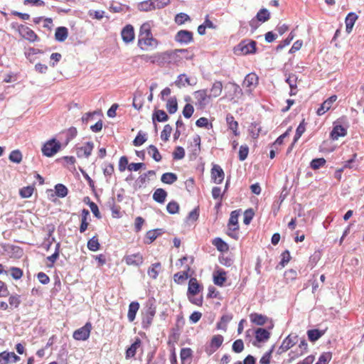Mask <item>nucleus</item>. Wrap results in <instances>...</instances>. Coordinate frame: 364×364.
Returning <instances> with one entry per match:
<instances>
[{
  "instance_id": "nucleus-1",
  "label": "nucleus",
  "mask_w": 364,
  "mask_h": 364,
  "mask_svg": "<svg viewBox=\"0 0 364 364\" xmlns=\"http://www.w3.org/2000/svg\"><path fill=\"white\" fill-rule=\"evenodd\" d=\"M188 50L186 49H176L173 51L171 52H164L161 53H157L153 56H149L146 55H142L140 58L146 61L150 60L152 63H156L159 65H163L164 64H169L173 62L175 57L178 55V53H187Z\"/></svg>"
},
{
  "instance_id": "nucleus-2",
  "label": "nucleus",
  "mask_w": 364,
  "mask_h": 364,
  "mask_svg": "<svg viewBox=\"0 0 364 364\" xmlns=\"http://www.w3.org/2000/svg\"><path fill=\"white\" fill-rule=\"evenodd\" d=\"M157 44V41L153 38L150 24L148 22L143 23L139 29L138 46L144 49L142 45L156 47Z\"/></svg>"
},
{
  "instance_id": "nucleus-3",
  "label": "nucleus",
  "mask_w": 364,
  "mask_h": 364,
  "mask_svg": "<svg viewBox=\"0 0 364 364\" xmlns=\"http://www.w3.org/2000/svg\"><path fill=\"white\" fill-rule=\"evenodd\" d=\"M256 46V41L250 39H245L234 48V52L237 55L254 54L257 51Z\"/></svg>"
},
{
  "instance_id": "nucleus-4",
  "label": "nucleus",
  "mask_w": 364,
  "mask_h": 364,
  "mask_svg": "<svg viewBox=\"0 0 364 364\" xmlns=\"http://www.w3.org/2000/svg\"><path fill=\"white\" fill-rule=\"evenodd\" d=\"M154 299L147 300L145 306V313L142 318L143 328H148L152 323L153 318L156 314V306Z\"/></svg>"
},
{
  "instance_id": "nucleus-5",
  "label": "nucleus",
  "mask_w": 364,
  "mask_h": 364,
  "mask_svg": "<svg viewBox=\"0 0 364 364\" xmlns=\"http://www.w3.org/2000/svg\"><path fill=\"white\" fill-rule=\"evenodd\" d=\"M60 149V143L55 139H51L43 144L41 151L44 156L50 157L55 154Z\"/></svg>"
},
{
  "instance_id": "nucleus-6",
  "label": "nucleus",
  "mask_w": 364,
  "mask_h": 364,
  "mask_svg": "<svg viewBox=\"0 0 364 364\" xmlns=\"http://www.w3.org/2000/svg\"><path fill=\"white\" fill-rule=\"evenodd\" d=\"M91 329L92 324L87 322L82 327L73 332V337L77 341H86L90 337Z\"/></svg>"
},
{
  "instance_id": "nucleus-7",
  "label": "nucleus",
  "mask_w": 364,
  "mask_h": 364,
  "mask_svg": "<svg viewBox=\"0 0 364 364\" xmlns=\"http://www.w3.org/2000/svg\"><path fill=\"white\" fill-rule=\"evenodd\" d=\"M194 97L197 100L196 105L201 108L206 107L210 102V96L208 95V90L203 89L194 92Z\"/></svg>"
},
{
  "instance_id": "nucleus-8",
  "label": "nucleus",
  "mask_w": 364,
  "mask_h": 364,
  "mask_svg": "<svg viewBox=\"0 0 364 364\" xmlns=\"http://www.w3.org/2000/svg\"><path fill=\"white\" fill-rule=\"evenodd\" d=\"M299 338L296 333L288 335L279 348V353L286 352L299 342Z\"/></svg>"
},
{
  "instance_id": "nucleus-9",
  "label": "nucleus",
  "mask_w": 364,
  "mask_h": 364,
  "mask_svg": "<svg viewBox=\"0 0 364 364\" xmlns=\"http://www.w3.org/2000/svg\"><path fill=\"white\" fill-rule=\"evenodd\" d=\"M174 40L181 44L187 45L193 42V34L188 30H180L176 33Z\"/></svg>"
},
{
  "instance_id": "nucleus-10",
  "label": "nucleus",
  "mask_w": 364,
  "mask_h": 364,
  "mask_svg": "<svg viewBox=\"0 0 364 364\" xmlns=\"http://www.w3.org/2000/svg\"><path fill=\"white\" fill-rule=\"evenodd\" d=\"M18 31L21 37L30 42L38 41L36 33L28 26L20 25L18 27Z\"/></svg>"
},
{
  "instance_id": "nucleus-11",
  "label": "nucleus",
  "mask_w": 364,
  "mask_h": 364,
  "mask_svg": "<svg viewBox=\"0 0 364 364\" xmlns=\"http://www.w3.org/2000/svg\"><path fill=\"white\" fill-rule=\"evenodd\" d=\"M225 173L220 166L213 164L211 169V179L217 184H220L224 180Z\"/></svg>"
},
{
  "instance_id": "nucleus-12",
  "label": "nucleus",
  "mask_w": 364,
  "mask_h": 364,
  "mask_svg": "<svg viewBox=\"0 0 364 364\" xmlns=\"http://www.w3.org/2000/svg\"><path fill=\"white\" fill-rule=\"evenodd\" d=\"M21 360L14 352L3 351L0 353V364L16 363Z\"/></svg>"
},
{
  "instance_id": "nucleus-13",
  "label": "nucleus",
  "mask_w": 364,
  "mask_h": 364,
  "mask_svg": "<svg viewBox=\"0 0 364 364\" xmlns=\"http://www.w3.org/2000/svg\"><path fill=\"white\" fill-rule=\"evenodd\" d=\"M94 149V143L92 141H87L84 146L77 148V156L79 158H88Z\"/></svg>"
},
{
  "instance_id": "nucleus-14",
  "label": "nucleus",
  "mask_w": 364,
  "mask_h": 364,
  "mask_svg": "<svg viewBox=\"0 0 364 364\" xmlns=\"http://www.w3.org/2000/svg\"><path fill=\"white\" fill-rule=\"evenodd\" d=\"M121 36L123 41L125 43H129L132 42L134 39V27L130 24L125 26L121 31Z\"/></svg>"
},
{
  "instance_id": "nucleus-15",
  "label": "nucleus",
  "mask_w": 364,
  "mask_h": 364,
  "mask_svg": "<svg viewBox=\"0 0 364 364\" xmlns=\"http://www.w3.org/2000/svg\"><path fill=\"white\" fill-rule=\"evenodd\" d=\"M124 261L128 265L139 267L140 265L142 264L144 262V258L142 255L138 252L136 254L125 256Z\"/></svg>"
},
{
  "instance_id": "nucleus-16",
  "label": "nucleus",
  "mask_w": 364,
  "mask_h": 364,
  "mask_svg": "<svg viewBox=\"0 0 364 364\" xmlns=\"http://www.w3.org/2000/svg\"><path fill=\"white\" fill-rule=\"evenodd\" d=\"M337 100L336 95H332L330 97H328L327 100H326L320 106L319 108H318L316 113L318 115L321 116L325 114L328 110L330 109L333 103L336 102Z\"/></svg>"
},
{
  "instance_id": "nucleus-17",
  "label": "nucleus",
  "mask_w": 364,
  "mask_h": 364,
  "mask_svg": "<svg viewBox=\"0 0 364 364\" xmlns=\"http://www.w3.org/2000/svg\"><path fill=\"white\" fill-rule=\"evenodd\" d=\"M239 210H233L230 213L228 221V229L230 231H237L239 230L238 225Z\"/></svg>"
},
{
  "instance_id": "nucleus-18",
  "label": "nucleus",
  "mask_w": 364,
  "mask_h": 364,
  "mask_svg": "<svg viewBox=\"0 0 364 364\" xmlns=\"http://www.w3.org/2000/svg\"><path fill=\"white\" fill-rule=\"evenodd\" d=\"M358 15L355 14L354 12H350L346 17V19H345L346 31L348 33H351L353 26H354L356 20L358 19Z\"/></svg>"
},
{
  "instance_id": "nucleus-19",
  "label": "nucleus",
  "mask_w": 364,
  "mask_h": 364,
  "mask_svg": "<svg viewBox=\"0 0 364 364\" xmlns=\"http://www.w3.org/2000/svg\"><path fill=\"white\" fill-rule=\"evenodd\" d=\"M347 134V129L342 125H335L331 132V138L337 140L340 136H345Z\"/></svg>"
},
{
  "instance_id": "nucleus-20",
  "label": "nucleus",
  "mask_w": 364,
  "mask_h": 364,
  "mask_svg": "<svg viewBox=\"0 0 364 364\" xmlns=\"http://www.w3.org/2000/svg\"><path fill=\"white\" fill-rule=\"evenodd\" d=\"M200 291V287L196 278H191L188 282L187 296H193Z\"/></svg>"
},
{
  "instance_id": "nucleus-21",
  "label": "nucleus",
  "mask_w": 364,
  "mask_h": 364,
  "mask_svg": "<svg viewBox=\"0 0 364 364\" xmlns=\"http://www.w3.org/2000/svg\"><path fill=\"white\" fill-rule=\"evenodd\" d=\"M226 122L228 128L232 131L235 136H238L240 132H238V122L235 120L234 117L231 114L226 115Z\"/></svg>"
},
{
  "instance_id": "nucleus-22",
  "label": "nucleus",
  "mask_w": 364,
  "mask_h": 364,
  "mask_svg": "<svg viewBox=\"0 0 364 364\" xmlns=\"http://www.w3.org/2000/svg\"><path fill=\"white\" fill-rule=\"evenodd\" d=\"M68 36V29L65 26L58 27L55 33V38L57 41L63 42Z\"/></svg>"
},
{
  "instance_id": "nucleus-23",
  "label": "nucleus",
  "mask_w": 364,
  "mask_h": 364,
  "mask_svg": "<svg viewBox=\"0 0 364 364\" xmlns=\"http://www.w3.org/2000/svg\"><path fill=\"white\" fill-rule=\"evenodd\" d=\"M139 309V304L137 301H132L129 304L127 314V318L129 322L134 321Z\"/></svg>"
},
{
  "instance_id": "nucleus-24",
  "label": "nucleus",
  "mask_w": 364,
  "mask_h": 364,
  "mask_svg": "<svg viewBox=\"0 0 364 364\" xmlns=\"http://www.w3.org/2000/svg\"><path fill=\"white\" fill-rule=\"evenodd\" d=\"M258 82V77L255 73H251L246 75L243 81V85L247 87L252 88L255 87Z\"/></svg>"
},
{
  "instance_id": "nucleus-25",
  "label": "nucleus",
  "mask_w": 364,
  "mask_h": 364,
  "mask_svg": "<svg viewBox=\"0 0 364 364\" xmlns=\"http://www.w3.org/2000/svg\"><path fill=\"white\" fill-rule=\"evenodd\" d=\"M168 119V116L165 111L162 109H156L152 114V121L154 123H155L156 121L159 122H166Z\"/></svg>"
},
{
  "instance_id": "nucleus-26",
  "label": "nucleus",
  "mask_w": 364,
  "mask_h": 364,
  "mask_svg": "<svg viewBox=\"0 0 364 364\" xmlns=\"http://www.w3.org/2000/svg\"><path fill=\"white\" fill-rule=\"evenodd\" d=\"M141 345V340L136 338L135 341L126 350V358L129 359L133 358L136 352L137 348Z\"/></svg>"
},
{
  "instance_id": "nucleus-27",
  "label": "nucleus",
  "mask_w": 364,
  "mask_h": 364,
  "mask_svg": "<svg viewBox=\"0 0 364 364\" xmlns=\"http://www.w3.org/2000/svg\"><path fill=\"white\" fill-rule=\"evenodd\" d=\"M166 197L167 192L161 188L156 189L153 194V199L159 203H164Z\"/></svg>"
},
{
  "instance_id": "nucleus-28",
  "label": "nucleus",
  "mask_w": 364,
  "mask_h": 364,
  "mask_svg": "<svg viewBox=\"0 0 364 364\" xmlns=\"http://www.w3.org/2000/svg\"><path fill=\"white\" fill-rule=\"evenodd\" d=\"M270 337V333L265 328H259L255 331V338L258 342H264Z\"/></svg>"
},
{
  "instance_id": "nucleus-29",
  "label": "nucleus",
  "mask_w": 364,
  "mask_h": 364,
  "mask_svg": "<svg viewBox=\"0 0 364 364\" xmlns=\"http://www.w3.org/2000/svg\"><path fill=\"white\" fill-rule=\"evenodd\" d=\"M223 90V84L220 81H215L212 87L210 90V94L209 96H210V99L212 97H217L220 96L222 93Z\"/></svg>"
},
{
  "instance_id": "nucleus-30",
  "label": "nucleus",
  "mask_w": 364,
  "mask_h": 364,
  "mask_svg": "<svg viewBox=\"0 0 364 364\" xmlns=\"http://www.w3.org/2000/svg\"><path fill=\"white\" fill-rule=\"evenodd\" d=\"M232 319L231 314H224L221 316L220 321L217 323V328L223 331L227 330L228 323Z\"/></svg>"
},
{
  "instance_id": "nucleus-31",
  "label": "nucleus",
  "mask_w": 364,
  "mask_h": 364,
  "mask_svg": "<svg viewBox=\"0 0 364 364\" xmlns=\"http://www.w3.org/2000/svg\"><path fill=\"white\" fill-rule=\"evenodd\" d=\"M161 269V264L160 262H156L151 264V266L148 269L147 274L148 275L156 279L159 275V272Z\"/></svg>"
},
{
  "instance_id": "nucleus-32",
  "label": "nucleus",
  "mask_w": 364,
  "mask_h": 364,
  "mask_svg": "<svg viewBox=\"0 0 364 364\" xmlns=\"http://www.w3.org/2000/svg\"><path fill=\"white\" fill-rule=\"evenodd\" d=\"M226 281L225 272L223 270H218L213 274L214 284L222 287Z\"/></svg>"
},
{
  "instance_id": "nucleus-33",
  "label": "nucleus",
  "mask_w": 364,
  "mask_h": 364,
  "mask_svg": "<svg viewBox=\"0 0 364 364\" xmlns=\"http://www.w3.org/2000/svg\"><path fill=\"white\" fill-rule=\"evenodd\" d=\"M223 336L222 335H215L211 341H210V347L212 348V350L214 352L217 349H218L223 342Z\"/></svg>"
},
{
  "instance_id": "nucleus-34",
  "label": "nucleus",
  "mask_w": 364,
  "mask_h": 364,
  "mask_svg": "<svg viewBox=\"0 0 364 364\" xmlns=\"http://www.w3.org/2000/svg\"><path fill=\"white\" fill-rule=\"evenodd\" d=\"M250 320L252 323L258 326H263L266 323L267 317L262 314L254 313L250 314Z\"/></svg>"
},
{
  "instance_id": "nucleus-35",
  "label": "nucleus",
  "mask_w": 364,
  "mask_h": 364,
  "mask_svg": "<svg viewBox=\"0 0 364 364\" xmlns=\"http://www.w3.org/2000/svg\"><path fill=\"white\" fill-rule=\"evenodd\" d=\"M148 154L152 157V159L156 161L159 162L161 161L162 156L159 153L158 149L154 145H149L147 147Z\"/></svg>"
},
{
  "instance_id": "nucleus-36",
  "label": "nucleus",
  "mask_w": 364,
  "mask_h": 364,
  "mask_svg": "<svg viewBox=\"0 0 364 364\" xmlns=\"http://www.w3.org/2000/svg\"><path fill=\"white\" fill-rule=\"evenodd\" d=\"M178 179L177 175L173 173L168 172L161 176V181L166 184H173Z\"/></svg>"
},
{
  "instance_id": "nucleus-37",
  "label": "nucleus",
  "mask_w": 364,
  "mask_h": 364,
  "mask_svg": "<svg viewBox=\"0 0 364 364\" xmlns=\"http://www.w3.org/2000/svg\"><path fill=\"white\" fill-rule=\"evenodd\" d=\"M324 331L311 329L307 331V335L309 341L315 342L318 341L324 334Z\"/></svg>"
},
{
  "instance_id": "nucleus-38",
  "label": "nucleus",
  "mask_w": 364,
  "mask_h": 364,
  "mask_svg": "<svg viewBox=\"0 0 364 364\" xmlns=\"http://www.w3.org/2000/svg\"><path fill=\"white\" fill-rule=\"evenodd\" d=\"M212 243L220 252H225L228 250V244L225 242H224L220 237H215V239H213Z\"/></svg>"
},
{
  "instance_id": "nucleus-39",
  "label": "nucleus",
  "mask_w": 364,
  "mask_h": 364,
  "mask_svg": "<svg viewBox=\"0 0 364 364\" xmlns=\"http://www.w3.org/2000/svg\"><path fill=\"white\" fill-rule=\"evenodd\" d=\"M147 140V134L146 133L143 132L142 131H139L136 136L135 139L133 140V145L134 146H140L144 143H145Z\"/></svg>"
},
{
  "instance_id": "nucleus-40",
  "label": "nucleus",
  "mask_w": 364,
  "mask_h": 364,
  "mask_svg": "<svg viewBox=\"0 0 364 364\" xmlns=\"http://www.w3.org/2000/svg\"><path fill=\"white\" fill-rule=\"evenodd\" d=\"M166 108L169 114H174L176 112L178 109V103L175 97H171L168 100Z\"/></svg>"
},
{
  "instance_id": "nucleus-41",
  "label": "nucleus",
  "mask_w": 364,
  "mask_h": 364,
  "mask_svg": "<svg viewBox=\"0 0 364 364\" xmlns=\"http://www.w3.org/2000/svg\"><path fill=\"white\" fill-rule=\"evenodd\" d=\"M138 9L141 11H149L154 9V3L153 0L144 1L139 4Z\"/></svg>"
},
{
  "instance_id": "nucleus-42",
  "label": "nucleus",
  "mask_w": 364,
  "mask_h": 364,
  "mask_svg": "<svg viewBox=\"0 0 364 364\" xmlns=\"http://www.w3.org/2000/svg\"><path fill=\"white\" fill-rule=\"evenodd\" d=\"M255 18L259 22L264 23L269 19L270 14L267 9H262L257 12Z\"/></svg>"
},
{
  "instance_id": "nucleus-43",
  "label": "nucleus",
  "mask_w": 364,
  "mask_h": 364,
  "mask_svg": "<svg viewBox=\"0 0 364 364\" xmlns=\"http://www.w3.org/2000/svg\"><path fill=\"white\" fill-rule=\"evenodd\" d=\"M87 248L92 252H95L100 249V244L96 236H93L87 242Z\"/></svg>"
},
{
  "instance_id": "nucleus-44",
  "label": "nucleus",
  "mask_w": 364,
  "mask_h": 364,
  "mask_svg": "<svg viewBox=\"0 0 364 364\" xmlns=\"http://www.w3.org/2000/svg\"><path fill=\"white\" fill-rule=\"evenodd\" d=\"M55 194L60 198H64L68 195V190L65 186L62 183H58L55 186Z\"/></svg>"
},
{
  "instance_id": "nucleus-45",
  "label": "nucleus",
  "mask_w": 364,
  "mask_h": 364,
  "mask_svg": "<svg viewBox=\"0 0 364 364\" xmlns=\"http://www.w3.org/2000/svg\"><path fill=\"white\" fill-rule=\"evenodd\" d=\"M305 123L304 119L299 124L296 129V134L294 137L293 144H295L299 139L303 133L305 132Z\"/></svg>"
},
{
  "instance_id": "nucleus-46",
  "label": "nucleus",
  "mask_w": 364,
  "mask_h": 364,
  "mask_svg": "<svg viewBox=\"0 0 364 364\" xmlns=\"http://www.w3.org/2000/svg\"><path fill=\"white\" fill-rule=\"evenodd\" d=\"M174 20L176 24L182 25L187 21H190L191 18L187 14L181 12L176 15Z\"/></svg>"
},
{
  "instance_id": "nucleus-47",
  "label": "nucleus",
  "mask_w": 364,
  "mask_h": 364,
  "mask_svg": "<svg viewBox=\"0 0 364 364\" xmlns=\"http://www.w3.org/2000/svg\"><path fill=\"white\" fill-rule=\"evenodd\" d=\"M11 161L19 164L22 161V154L19 150L12 151L9 156Z\"/></svg>"
},
{
  "instance_id": "nucleus-48",
  "label": "nucleus",
  "mask_w": 364,
  "mask_h": 364,
  "mask_svg": "<svg viewBox=\"0 0 364 364\" xmlns=\"http://www.w3.org/2000/svg\"><path fill=\"white\" fill-rule=\"evenodd\" d=\"M326 160L323 158H317L313 159L310 163V167L314 170H317L324 166Z\"/></svg>"
},
{
  "instance_id": "nucleus-49",
  "label": "nucleus",
  "mask_w": 364,
  "mask_h": 364,
  "mask_svg": "<svg viewBox=\"0 0 364 364\" xmlns=\"http://www.w3.org/2000/svg\"><path fill=\"white\" fill-rule=\"evenodd\" d=\"M250 133L253 139H257L260 133L261 128L258 127L257 123L252 122L250 126L249 129Z\"/></svg>"
},
{
  "instance_id": "nucleus-50",
  "label": "nucleus",
  "mask_w": 364,
  "mask_h": 364,
  "mask_svg": "<svg viewBox=\"0 0 364 364\" xmlns=\"http://www.w3.org/2000/svg\"><path fill=\"white\" fill-rule=\"evenodd\" d=\"M166 210L169 214H176L179 210V205L177 202L172 200L167 204Z\"/></svg>"
},
{
  "instance_id": "nucleus-51",
  "label": "nucleus",
  "mask_w": 364,
  "mask_h": 364,
  "mask_svg": "<svg viewBox=\"0 0 364 364\" xmlns=\"http://www.w3.org/2000/svg\"><path fill=\"white\" fill-rule=\"evenodd\" d=\"M172 130V127L170 124H166L161 133V139L164 141H167L170 137Z\"/></svg>"
},
{
  "instance_id": "nucleus-52",
  "label": "nucleus",
  "mask_w": 364,
  "mask_h": 364,
  "mask_svg": "<svg viewBox=\"0 0 364 364\" xmlns=\"http://www.w3.org/2000/svg\"><path fill=\"white\" fill-rule=\"evenodd\" d=\"M176 85L178 87L184 86L186 83L188 85H193L190 82L189 77L186 76V74H181L178 76V80L175 82Z\"/></svg>"
},
{
  "instance_id": "nucleus-53",
  "label": "nucleus",
  "mask_w": 364,
  "mask_h": 364,
  "mask_svg": "<svg viewBox=\"0 0 364 364\" xmlns=\"http://www.w3.org/2000/svg\"><path fill=\"white\" fill-rule=\"evenodd\" d=\"M194 112V107L190 103H187L183 109V115L185 118L189 119L192 117Z\"/></svg>"
},
{
  "instance_id": "nucleus-54",
  "label": "nucleus",
  "mask_w": 364,
  "mask_h": 364,
  "mask_svg": "<svg viewBox=\"0 0 364 364\" xmlns=\"http://www.w3.org/2000/svg\"><path fill=\"white\" fill-rule=\"evenodd\" d=\"M132 106L136 109L139 110L142 106V97L141 94H135L133 98Z\"/></svg>"
},
{
  "instance_id": "nucleus-55",
  "label": "nucleus",
  "mask_w": 364,
  "mask_h": 364,
  "mask_svg": "<svg viewBox=\"0 0 364 364\" xmlns=\"http://www.w3.org/2000/svg\"><path fill=\"white\" fill-rule=\"evenodd\" d=\"M255 215L254 210L252 208L246 210L244 213L243 223L245 225H249Z\"/></svg>"
},
{
  "instance_id": "nucleus-56",
  "label": "nucleus",
  "mask_w": 364,
  "mask_h": 364,
  "mask_svg": "<svg viewBox=\"0 0 364 364\" xmlns=\"http://www.w3.org/2000/svg\"><path fill=\"white\" fill-rule=\"evenodd\" d=\"M331 353H323L319 356L318 360L316 362V364H327L331 360Z\"/></svg>"
},
{
  "instance_id": "nucleus-57",
  "label": "nucleus",
  "mask_w": 364,
  "mask_h": 364,
  "mask_svg": "<svg viewBox=\"0 0 364 364\" xmlns=\"http://www.w3.org/2000/svg\"><path fill=\"white\" fill-rule=\"evenodd\" d=\"M232 350L235 353H241L244 349V343L242 339H237L235 341L232 346Z\"/></svg>"
},
{
  "instance_id": "nucleus-58",
  "label": "nucleus",
  "mask_w": 364,
  "mask_h": 364,
  "mask_svg": "<svg viewBox=\"0 0 364 364\" xmlns=\"http://www.w3.org/2000/svg\"><path fill=\"white\" fill-rule=\"evenodd\" d=\"M11 276L13 279L18 280L23 276V270L18 267H12L10 268Z\"/></svg>"
},
{
  "instance_id": "nucleus-59",
  "label": "nucleus",
  "mask_w": 364,
  "mask_h": 364,
  "mask_svg": "<svg viewBox=\"0 0 364 364\" xmlns=\"http://www.w3.org/2000/svg\"><path fill=\"white\" fill-rule=\"evenodd\" d=\"M188 278V274L187 272H177L173 276L174 282L180 284L183 281L187 279Z\"/></svg>"
},
{
  "instance_id": "nucleus-60",
  "label": "nucleus",
  "mask_w": 364,
  "mask_h": 364,
  "mask_svg": "<svg viewBox=\"0 0 364 364\" xmlns=\"http://www.w3.org/2000/svg\"><path fill=\"white\" fill-rule=\"evenodd\" d=\"M100 111H94L92 112H87L82 117V123L87 124L90 121H92L95 115H100Z\"/></svg>"
},
{
  "instance_id": "nucleus-61",
  "label": "nucleus",
  "mask_w": 364,
  "mask_h": 364,
  "mask_svg": "<svg viewBox=\"0 0 364 364\" xmlns=\"http://www.w3.org/2000/svg\"><path fill=\"white\" fill-rule=\"evenodd\" d=\"M249 153V147L247 145H241L239 150V160L245 161Z\"/></svg>"
},
{
  "instance_id": "nucleus-62",
  "label": "nucleus",
  "mask_w": 364,
  "mask_h": 364,
  "mask_svg": "<svg viewBox=\"0 0 364 364\" xmlns=\"http://www.w3.org/2000/svg\"><path fill=\"white\" fill-rule=\"evenodd\" d=\"M294 38V35L291 32L288 37L282 41L276 48L277 50H282L285 46H288Z\"/></svg>"
},
{
  "instance_id": "nucleus-63",
  "label": "nucleus",
  "mask_w": 364,
  "mask_h": 364,
  "mask_svg": "<svg viewBox=\"0 0 364 364\" xmlns=\"http://www.w3.org/2000/svg\"><path fill=\"white\" fill-rule=\"evenodd\" d=\"M33 192V188L32 187L26 186V187L22 188L20 190L19 194L21 198H28L32 196Z\"/></svg>"
},
{
  "instance_id": "nucleus-64",
  "label": "nucleus",
  "mask_w": 364,
  "mask_h": 364,
  "mask_svg": "<svg viewBox=\"0 0 364 364\" xmlns=\"http://www.w3.org/2000/svg\"><path fill=\"white\" fill-rule=\"evenodd\" d=\"M185 156V150L182 146H177L173 153V158L175 160H180Z\"/></svg>"
}]
</instances>
